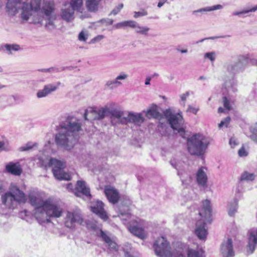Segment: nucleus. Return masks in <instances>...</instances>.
<instances>
[{
    "mask_svg": "<svg viewBox=\"0 0 257 257\" xmlns=\"http://www.w3.org/2000/svg\"><path fill=\"white\" fill-rule=\"evenodd\" d=\"M90 210L104 221H106L108 216L104 209V204L101 201H96L92 202L90 205Z\"/></svg>",
    "mask_w": 257,
    "mask_h": 257,
    "instance_id": "4468645a",
    "label": "nucleus"
},
{
    "mask_svg": "<svg viewBox=\"0 0 257 257\" xmlns=\"http://www.w3.org/2000/svg\"><path fill=\"white\" fill-rule=\"evenodd\" d=\"M147 14L148 13L146 10H142L140 12H135L134 14V17L135 18H137L141 16H146Z\"/></svg>",
    "mask_w": 257,
    "mask_h": 257,
    "instance_id": "58836bf2",
    "label": "nucleus"
},
{
    "mask_svg": "<svg viewBox=\"0 0 257 257\" xmlns=\"http://www.w3.org/2000/svg\"><path fill=\"white\" fill-rule=\"evenodd\" d=\"M104 192L109 202L116 204L118 202L120 199V194L118 190L114 187L106 186L104 187Z\"/></svg>",
    "mask_w": 257,
    "mask_h": 257,
    "instance_id": "2eb2a0df",
    "label": "nucleus"
},
{
    "mask_svg": "<svg viewBox=\"0 0 257 257\" xmlns=\"http://www.w3.org/2000/svg\"><path fill=\"white\" fill-rule=\"evenodd\" d=\"M211 211L210 202L209 200L206 199L202 202V212H200L199 214L202 218L207 220L210 218ZM195 233L200 239L205 240L206 238L208 232L204 220L197 221Z\"/></svg>",
    "mask_w": 257,
    "mask_h": 257,
    "instance_id": "0eeeda50",
    "label": "nucleus"
},
{
    "mask_svg": "<svg viewBox=\"0 0 257 257\" xmlns=\"http://www.w3.org/2000/svg\"><path fill=\"white\" fill-rule=\"evenodd\" d=\"M222 103L224 107L227 110L231 109V106L230 104V101L227 97L224 96L222 98Z\"/></svg>",
    "mask_w": 257,
    "mask_h": 257,
    "instance_id": "473e14b6",
    "label": "nucleus"
},
{
    "mask_svg": "<svg viewBox=\"0 0 257 257\" xmlns=\"http://www.w3.org/2000/svg\"><path fill=\"white\" fill-rule=\"evenodd\" d=\"M250 138L255 143H257V130H255L252 132Z\"/></svg>",
    "mask_w": 257,
    "mask_h": 257,
    "instance_id": "ea45409f",
    "label": "nucleus"
},
{
    "mask_svg": "<svg viewBox=\"0 0 257 257\" xmlns=\"http://www.w3.org/2000/svg\"><path fill=\"white\" fill-rule=\"evenodd\" d=\"M100 237H101L102 240L107 244L108 249L110 251H117L118 250V245L116 242L113 240L110 236H109L102 229L100 230Z\"/></svg>",
    "mask_w": 257,
    "mask_h": 257,
    "instance_id": "dca6fc26",
    "label": "nucleus"
},
{
    "mask_svg": "<svg viewBox=\"0 0 257 257\" xmlns=\"http://www.w3.org/2000/svg\"><path fill=\"white\" fill-rule=\"evenodd\" d=\"M126 77H127V75L124 74H123L122 75H120L116 77V80H115V81H114L113 82H108L107 83V85L108 86H110V85H111L112 84H117V83L118 84H120V83L119 82H118L117 80H120V79H125L126 78Z\"/></svg>",
    "mask_w": 257,
    "mask_h": 257,
    "instance_id": "c9c22d12",
    "label": "nucleus"
},
{
    "mask_svg": "<svg viewBox=\"0 0 257 257\" xmlns=\"http://www.w3.org/2000/svg\"><path fill=\"white\" fill-rule=\"evenodd\" d=\"M6 170L7 172L15 176H20L23 172V170L19 162L9 163L6 165Z\"/></svg>",
    "mask_w": 257,
    "mask_h": 257,
    "instance_id": "6ab92c4d",
    "label": "nucleus"
},
{
    "mask_svg": "<svg viewBox=\"0 0 257 257\" xmlns=\"http://www.w3.org/2000/svg\"><path fill=\"white\" fill-rule=\"evenodd\" d=\"M255 175L252 173L244 172L241 176L240 181H253L254 179Z\"/></svg>",
    "mask_w": 257,
    "mask_h": 257,
    "instance_id": "c756f323",
    "label": "nucleus"
},
{
    "mask_svg": "<svg viewBox=\"0 0 257 257\" xmlns=\"http://www.w3.org/2000/svg\"><path fill=\"white\" fill-rule=\"evenodd\" d=\"M43 18L41 17L38 21L34 20L35 23H41L43 21Z\"/></svg>",
    "mask_w": 257,
    "mask_h": 257,
    "instance_id": "603ef678",
    "label": "nucleus"
},
{
    "mask_svg": "<svg viewBox=\"0 0 257 257\" xmlns=\"http://www.w3.org/2000/svg\"><path fill=\"white\" fill-rule=\"evenodd\" d=\"M156 254L159 257H185L180 250L171 251L169 242L164 237H158L153 245ZM187 257H203L202 251L189 248L187 251Z\"/></svg>",
    "mask_w": 257,
    "mask_h": 257,
    "instance_id": "f03ea898",
    "label": "nucleus"
},
{
    "mask_svg": "<svg viewBox=\"0 0 257 257\" xmlns=\"http://www.w3.org/2000/svg\"><path fill=\"white\" fill-rule=\"evenodd\" d=\"M248 234V240L247 245V250L248 252L252 253L255 250L257 245V228L256 230H250Z\"/></svg>",
    "mask_w": 257,
    "mask_h": 257,
    "instance_id": "f3484780",
    "label": "nucleus"
},
{
    "mask_svg": "<svg viewBox=\"0 0 257 257\" xmlns=\"http://www.w3.org/2000/svg\"><path fill=\"white\" fill-rule=\"evenodd\" d=\"M144 121V118L141 114L129 113L126 117L123 118L122 120V123L132 122L140 125Z\"/></svg>",
    "mask_w": 257,
    "mask_h": 257,
    "instance_id": "aec40b11",
    "label": "nucleus"
},
{
    "mask_svg": "<svg viewBox=\"0 0 257 257\" xmlns=\"http://www.w3.org/2000/svg\"><path fill=\"white\" fill-rule=\"evenodd\" d=\"M29 202L35 206V215L37 218L40 217V214L45 213L49 217L59 218L61 216L63 209L51 199L43 200L39 196L34 195L29 196Z\"/></svg>",
    "mask_w": 257,
    "mask_h": 257,
    "instance_id": "f257e3e1",
    "label": "nucleus"
},
{
    "mask_svg": "<svg viewBox=\"0 0 257 257\" xmlns=\"http://www.w3.org/2000/svg\"><path fill=\"white\" fill-rule=\"evenodd\" d=\"M164 115L168 119L171 127L178 131L180 136L185 138L186 132L182 125L183 122V117L181 113L173 114L170 110L167 109L164 112Z\"/></svg>",
    "mask_w": 257,
    "mask_h": 257,
    "instance_id": "6e6552de",
    "label": "nucleus"
},
{
    "mask_svg": "<svg viewBox=\"0 0 257 257\" xmlns=\"http://www.w3.org/2000/svg\"><path fill=\"white\" fill-rule=\"evenodd\" d=\"M2 203L9 209H14L18 204L25 203L27 201L24 192L15 184H11L9 191L6 192L1 197Z\"/></svg>",
    "mask_w": 257,
    "mask_h": 257,
    "instance_id": "20e7f679",
    "label": "nucleus"
},
{
    "mask_svg": "<svg viewBox=\"0 0 257 257\" xmlns=\"http://www.w3.org/2000/svg\"><path fill=\"white\" fill-rule=\"evenodd\" d=\"M205 79V78L203 76H201L199 77L200 80H202V79Z\"/></svg>",
    "mask_w": 257,
    "mask_h": 257,
    "instance_id": "bf43d9fd",
    "label": "nucleus"
},
{
    "mask_svg": "<svg viewBox=\"0 0 257 257\" xmlns=\"http://www.w3.org/2000/svg\"><path fill=\"white\" fill-rule=\"evenodd\" d=\"M32 148H33L32 146H31V145H29L27 144L25 147H21L20 150L22 151H25L29 150L31 149Z\"/></svg>",
    "mask_w": 257,
    "mask_h": 257,
    "instance_id": "37998d69",
    "label": "nucleus"
},
{
    "mask_svg": "<svg viewBox=\"0 0 257 257\" xmlns=\"http://www.w3.org/2000/svg\"><path fill=\"white\" fill-rule=\"evenodd\" d=\"M76 223L79 224L83 223L81 214L78 211H68L64 220L65 226L67 228H73L75 227Z\"/></svg>",
    "mask_w": 257,
    "mask_h": 257,
    "instance_id": "9d476101",
    "label": "nucleus"
},
{
    "mask_svg": "<svg viewBox=\"0 0 257 257\" xmlns=\"http://www.w3.org/2000/svg\"><path fill=\"white\" fill-rule=\"evenodd\" d=\"M74 11L72 9L63 10L61 13V17L67 22H70L73 19Z\"/></svg>",
    "mask_w": 257,
    "mask_h": 257,
    "instance_id": "cd10ccee",
    "label": "nucleus"
},
{
    "mask_svg": "<svg viewBox=\"0 0 257 257\" xmlns=\"http://www.w3.org/2000/svg\"><path fill=\"white\" fill-rule=\"evenodd\" d=\"M4 189V186L2 182L0 181V192H2Z\"/></svg>",
    "mask_w": 257,
    "mask_h": 257,
    "instance_id": "5fc2aeb1",
    "label": "nucleus"
},
{
    "mask_svg": "<svg viewBox=\"0 0 257 257\" xmlns=\"http://www.w3.org/2000/svg\"><path fill=\"white\" fill-rule=\"evenodd\" d=\"M2 72V69L0 67V72Z\"/></svg>",
    "mask_w": 257,
    "mask_h": 257,
    "instance_id": "0e129e2a",
    "label": "nucleus"
},
{
    "mask_svg": "<svg viewBox=\"0 0 257 257\" xmlns=\"http://www.w3.org/2000/svg\"><path fill=\"white\" fill-rule=\"evenodd\" d=\"M75 190V194L77 196H78V193H80L87 197L91 196L90 189L86 186L84 181H78L76 183Z\"/></svg>",
    "mask_w": 257,
    "mask_h": 257,
    "instance_id": "4be33fe9",
    "label": "nucleus"
},
{
    "mask_svg": "<svg viewBox=\"0 0 257 257\" xmlns=\"http://www.w3.org/2000/svg\"><path fill=\"white\" fill-rule=\"evenodd\" d=\"M140 223L141 220L139 222L136 220H132L128 223L127 229L134 235L144 240L147 238V234L144 227H140L138 225Z\"/></svg>",
    "mask_w": 257,
    "mask_h": 257,
    "instance_id": "ddd939ff",
    "label": "nucleus"
},
{
    "mask_svg": "<svg viewBox=\"0 0 257 257\" xmlns=\"http://www.w3.org/2000/svg\"><path fill=\"white\" fill-rule=\"evenodd\" d=\"M164 3H162V2H159L158 4V7L159 8H160L163 5H164Z\"/></svg>",
    "mask_w": 257,
    "mask_h": 257,
    "instance_id": "6e6d98bb",
    "label": "nucleus"
},
{
    "mask_svg": "<svg viewBox=\"0 0 257 257\" xmlns=\"http://www.w3.org/2000/svg\"><path fill=\"white\" fill-rule=\"evenodd\" d=\"M28 0H8L7 4V11L10 14L17 13L19 9H22L21 18L23 20L27 21L32 15L31 11L37 12L40 10L41 0H31L28 4Z\"/></svg>",
    "mask_w": 257,
    "mask_h": 257,
    "instance_id": "7ed1b4c3",
    "label": "nucleus"
},
{
    "mask_svg": "<svg viewBox=\"0 0 257 257\" xmlns=\"http://www.w3.org/2000/svg\"><path fill=\"white\" fill-rule=\"evenodd\" d=\"M205 56L212 61H214L215 59L214 53H207L205 54Z\"/></svg>",
    "mask_w": 257,
    "mask_h": 257,
    "instance_id": "79ce46f5",
    "label": "nucleus"
},
{
    "mask_svg": "<svg viewBox=\"0 0 257 257\" xmlns=\"http://www.w3.org/2000/svg\"><path fill=\"white\" fill-rule=\"evenodd\" d=\"M188 95H189V93L188 92H187L186 94H183L181 96V99L183 101H185L186 99V97L188 96Z\"/></svg>",
    "mask_w": 257,
    "mask_h": 257,
    "instance_id": "de8ad7c7",
    "label": "nucleus"
},
{
    "mask_svg": "<svg viewBox=\"0 0 257 257\" xmlns=\"http://www.w3.org/2000/svg\"><path fill=\"white\" fill-rule=\"evenodd\" d=\"M103 38V36L102 35H98V36H96V37H95L93 39V40L94 41H95V42H97V41H100Z\"/></svg>",
    "mask_w": 257,
    "mask_h": 257,
    "instance_id": "49530a36",
    "label": "nucleus"
},
{
    "mask_svg": "<svg viewBox=\"0 0 257 257\" xmlns=\"http://www.w3.org/2000/svg\"><path fill=\"white\" fill-rule=\"evenodd\" d=\"M254 65L257 66V60L254 62Z\"/></svg>",
    "mask_w": 257,
    "mask_h": 257,
    "instance_id": "680f3d73",
    "label": "nucleus"
},
{
    "mask_svg": "<svg viewBox=\"0 0 257 257\" xmlns=\"http://www.w3.org/2000/svg\"><path fill=\"white\" fill-rule=\"evenodd\" d=\"M57 86L52 85L48 84L44 86L43 90H40L37 92V97L39 98L47 96L51 92L56 90Z\"/></svg>",
    "mask_w": 257,
    "mask_h": 257,
    "instance_id": "b1692460",
    "label": "nucleus"
},
{
    "mask_svg": "<svg viewBox=\"0 0 257 257\" xmlns=\"http://www.w3.org/2000/svg\"><path fill=\"white\" fill-rule=\"evenodd\" d=\"M218 112L220 113H223L224 112V109L221 107H219L218 109Z\"/></svg>",
    "mask_w": 257,
    "mask_h": 257,
    "instance_id": "3c124183",
    "label": "nucleus"
},
{
    "mask_svg": "<svg viewBox=\"0 0 257 257\" xmlns=\"http://www.w3.org/2000/svg\"><path fill=\"white\" fill-rule=\"evenodd\" d=\"M222 8V6L221 5H216V6H214L213 7V8L211 9L212 10H217V9H219L220 8Z\"/></svg>",
    "mask_w": 257,
    "mask_h": 257,
    "instance_id": "8fccbe9b",
    "label": "nucleus"
},
{
    "mask_svg": "<svg viewBox=\"0 0 257 257\" xmlns=\"http://www.w3.org/2000/svg\"><path fill=\"white\" fill-rule=\"evenodd\" d=\"M4 145V144L3 142H0V149L3 147Z\"/></svg>",
    "mask_w": 257,
    "mask_h": 257,
    "instance_id": "4d7b16f0",
    "label": "nucleus"
},
{
    "mask_svg": "<svg viewBox=\"0 0 257 257\" xmlns=\"http://www.w3.org/2000/svg\"><path fill=\"white\" fill-rule=\"evenodd\" d=\"M182 183H183V184H184V181H182Z\"/></svg>",
    "mask_w": 257,
    "mask_h": 257,
    "instance_id": "338daca9",
    "label": "nucleus"
},
{
    "mask_svg": "<svg viewBox=\"0 0 257 257\" xmlns=\"http://www.w3.org/2000/svg\"><path fill=\"white\" fill-rule=\"evenodd\" d=\"M123 7V5L122 4H119L111 11V14L113 15H116L122 9Z\"/></svg>",
    "mask_w": 257,
    "mask_h": 257,
    "instance_id": "4c0bfd02",
    "label": "nucleus"
},
{
    "mask_svg": "<svg viewBox=\"0 0 257 257\" xmlns=\"http://www.w3.org/2000/svg\"><path fill=\"white\" fill-rule=\"evenodd\" d=\"M222 255L225 257H233L234 253L233 250L232 241L228 238L226 241H223L220 248Z\"/></svg>",
    "mask_w": 257,
    "mask_h": 257,
    "instance_id": "a211bd4d",
    "label": "nucleus"
},
{
    "mask_svg": "<svg viewBox=\"0 0 257 257\" xmlns=\"http://www.w3.org/2000/svg\"><path fill=\"white\" fill-rule=\"evenodd\" d=\"M70 4L73 11H80L83 6V0H71Z\"/></svg>",
    "mask_w": 257,
    "mask_h": 257,
    "instance_id": "c85d7f7f",
    "label": "nucleus"
},
{
    "mask_svg": "<svg viewBox=\"0 0 257 257\" xmlns=\"http://www.w3.org/2000/svg\"><path fill=\"white\" fill-rule=\"evenodd\" d=\"M113 22V21L112 20H111L110 21V24H112Z\"/></svg>",
    "mask_w": 257,
    "mask_h": 257,
    "instance_id": "052dcab7",
    "label": "nucleus"
},
{
    "mask_svg": "<svg viewBox=\"0 0 257 257\" xmlns=\"http://www.w3.org/2000/svg\"><path fill=\"white\" fill-rule=\"evenodd\" d=\"M229 144H230V146H231V147H234L237 144L235 140L233 138H231L230 139Z\"/></svg>",
    "mask_w": 257,
    "mask_h": 257,
    "instance_id": "c03bdc74",
    "label": "nucleus"
},
{
    "mask_svg": "<svg viewBox=\"0 0 257 257\" xmlns=\"http://www.w3.org/2000/svg\"><path fill=\"white\" fill-rule=\"evenodd\" d=\"M231 120V118L230 116H227L221 121L220 123L218 124V127L219 128L222 127L223 126H225L226 127H227L230 123Z\"/></svg>",
    "mask_w": 257,
    "mask_h": 257,
    "instance_id": "7c9ffc66",
    "label": "nucleus"
},
{
    "mask_svg": "<svg viewBox=\"0 0 257 257\" xmlns=\"http://www.w3.org/2000/svg\"><path fill=\"white\" fill-rule=\"evenodd\" d=\"M108 111L106 112V114H108L110 115L111 117H114L118 119H119L120 122L122 123V120H123L124 117H125L124 116V113L123 111H121L117 109H113L110 110L108 108H107Z\"/></svg>",
    "mask_w": 257,
    "mask_h": 257,
    "instance_id": "393cba45",
    "label": "nucleus"
},
{
    "mask_svg": "<svg viewBox=\"0 0 257 257\" xmlns=\"http://www.w3.org/2000/svg\"><path fill=\"white\" fill-rule=\"evenodd\" d=\"M4 87H5V85H2V84L0 83V89H3V88H4Z\"/></svg>",
    "mask_w": 257,
    "mask_h": 257,
    "instance_id": "13d9d810",
    "label": "nucleus"
},
{
    "mask_svg": "<svg viewBox=\"0 0 257 257\" xmlns=\"http://www.w3.org/2000/svg\"><path fill=\"white\" fill-rule=\"evenodd\" d=\"M127 27L135 28L137 27V22L134 21H125L118 23L114 25L116 29L124 28Z\"/></svg>",
    "mask_w": 257,
    "mask_h": 257,
    "instance_id": "bb28decb",
    "label": "nucleus"
},
{
    "mask_svg": "<svg viewBox=\"0 0 257 257\" xmlns=\"http://www.w3.org/2000/svg\"><path fill=\"white\" fill-rule=\"evenodd\" d=\"M256 10H257V5L254 6V7H253V8L250 9V10H247L246 12H254Z\"/></svg>",
    "mask_w": 257,
    "mask_h": 257,
    "instance_id": "09e8293b",
    "label": "nucleus"
},
{
    "mask_svg": "<svg viewBox=\"0 0 257 257\" xmlns=\"http://www.w3.org/2000/svg\"><path fill=\"white\" fill-rule=\"evenodd\" d=\"M190 178V180H192V178L191 177H189Z\"/></svg>",
    "mask_w": 257,
    "mask_h": 257,
    "instance_id": "e2e57ef3",
    "label": "nucleus"
},
{
    "mask_svg": "<svg viewBox=\"0 0 257 257\" xmlns=\"http://www.w3.org/2000/svg\"><path fill=\"white\" fill-rule=\"evenodd\" d=\"M5 47L7 51L10 52V53H12V51H18L20 49V46L16 44L9 45L7 44Z\"/></svg>",
    "mask_w": 257,
    "mask_h": 257,
    "instance_id": "2f4dec72",
    "label": "nucleus"
},
{
    "mask_svg": "<svg viewBox=\"0 0 257 257\" xmlns=\"http://www.w3.org/2000/svg\"><path fill=\"white\" fill-rule=\"evenodd\" d=\"M101 0H86V6L90 12H95L98 9L99 3Z\"/></svg>",
    "mask_w": 257,
    "mask_h": 257,
    "instance_id": "a878e982",
    "label": "nucleus"
},
{
    "mask_svg": "<svg viewBox=\"0 0 257 257\" xmlns=\"http://www.w3.org/2000/svg\"><path fill=\"white\" fill-rule=\"evenodd\" d=\"M209 144V141L199 134H194L187 139V149L191 155H203Z\"/></svg>",
    "mask_w": 257,
    "mask_h": 257,
    "instance_id": "423d86ee",
    "label": "nucleus"
},
{
    "mask_svg": "<svg viewBox=\"0 0 257 257\" xmlns=\"http://www.w3.org/2000/svg\"><path fill=\"white\" fill-rule=\"evenodd\" d=\"M136 28H138V30H136V32L138 33H140L141 34H147L149 30V28L147 27H143L140 26H138L137 24V27Z\"/></svg>",
    "mask_w": 257,
    "mask_h": 257,
    "instance_id": "72a5a7b5",
    "label": "nucleus"
},
{
    "mask_svg": "<svg viewBox=\"0 0 257 257\" xmlns=\"http://www.w3.org/2000/svg\"><path fill=\"white\" fill-rule=\"evenodd\" d=\"M204 168L202 167L200 168L197 172L196 178L197 184L199 186L202 187H206L207 176L204 171Z\"/></svg>",
    "mask_w": 257,
    "mask_h": 257,
    "instance_id": "412c9836",
    "label": "nucleus"
},
{
    "mask_svg": "<svg viewBox=\"0 0 257 257\" xmlns=\"http://www.w3.org/2000/svg\"><path fill=\"white\" fill-rule=\"evenodd\" d=\"M146 116L148 118H160L162 117V114L159 112L158 106L153 104L146 112Z\"/></svg>",
    "mask_w": 257,
    "mask_h": 257,
    "instance_id": "5701e85b",
    "label": "nucleus"
},
{
    "mask_svg": "<svg viewBox=\"0 0 257 257\" xmlns=\"http://www.w3.org/2000/svg\"><path fill=\"white\" fill-rule=\"evenodd\" d=\"M108 111L107 107L101 108L96 109L95 108L90 107L85 110L84 114L85 119L88 120H93L96 119H102L106 114Z\"/></svg>",
    "mask_w": 257,
    "mask_h": 257,
    "instance_id": "9b49d317",
    "label": "nucleus"
},
{
    "mask_svg": "<svg viewBox=\"0 0 257 257\" xmlns=\"http://www.w3.org/2000/svg\"><path fill=\"white\" fill-rule=\"evenodd\" d=\"M238 154L239 157H246L248 155V152L244 146H242L238 150Z\"/></svg>",
    "mask_w": 257,
    "mask_h": 257,
    "instance_id": "f704fd0d",
    "label": "nucleus"
},
{
    "mask_svg": "<svg viewBox=\"0 0 257 257\" xmlns=\"http://www.w3.org/2000/svg\"><path fill=\"white\" fill-rule=\"evenodd\" d=\"M78 39L81 41H86L87 37L85 36L83 31L81 32L78 36Z\"/></svg>",
    "mask_w": 257,
    "mask_h": 257,
    "instance_id": "a19ab883",
    "label": "nucleus"
},
{
    "mask_svg": "<svg viewBox=\"0 0 257 257\" xmlns=\"http://www.w3.org/2000/svg\"><path fill=\"white\" fill-rule=\"evenodd\" d=\"M150 80H151V78H150V77L147 78V79L146 80V82H145V84L146 85L149 84Z\"/></svg>",
    "mask_w": 257,
    "mask_h": 257,
    "instance_id": "864d4df0",
    "label": "nucleus"
},
{
    "mask_svg": "<svg viewBox=\"0 0 257 257\" xmlns=\"http://www.w3.org/2000/svg\"><path fill=\"white\" fill-rule=\"evenodd\" d=\"M50 166H53V173L55 177L58 180H70V175L63 171L64 164L61 161L54 158H51L49 162Z\"/></svg>",
    "mask_w": 257,
    "mask_h": 257,
    "instance_id": "1a4fd4ad",
    "label": "nucleus"
},
{
    "mask_svg": "<svg viewBox=\"0 0 257 257\" xmlns=\"http://www.w3.org/2000/svg\"><path fill=\"white\" fill-rule=\"evenodd\" d=\"M186 52V51H182V52Z\"/></svg>",
    "mask_w": 257,
    "mask_h": 257,
    "instance_id": "69168bd1",
    "label": "nucleus"
},
{
    "mask_svg": "<svg viewBox=\"0 0 257 257\" xmlns=\"http://www.w3.org/2000/svg\"><path fill=\"white\" fill-rule=\"evenodd\" d=\"M188 110L190 112H191L196 114L197 113L198 111V109L194 108V107H189L188 108Z\"/></svg>",
    "mask_w": 257,
    "mask_h": 257,
    "instance_id": "a18cd8bd",
    "label": "nucleus"
},
{
    "mask_svg": "<svg viewBox=\"0 0 257 257\" xmlns=\"http://www.w3.org/2000/svg\"><path fill=\"white\" fill-rule=\"evenodd\" d=\"M64 130L63 133H59L55 137V142L58 145L62 146L66 149L68 148V139L67 137L70 133L77 132L81 130V124L78 120L73 118H68L65 122L60 125Z\"/></svg>",
    "mask_w": 257,
    "mask_h": 257,
    "instance_id": "39448f33",
    "label": "nucleus"
},
{
    "mask_svg": "<svg viewBox=\"0 0 257 257\" xmlns=\"http://www.w3.org/2000/svg\"><path fill=\"white\" fill-rule=\"evenodd\" d=\"M237 203L236 202L233 207H230L228 210V214L229 216H232L234 215L235 212L237 211Z\"/></svg>",
    "mask_w": 257,
    "mask_h": 257,
    "instance_id": "e433bc0d",
    "label": "nucleus"
},
{
    "mask_svg": "<svg viewBox=\"0 0 257 257\" xmlns=\"http://www.w3.org/2000/svg\"><path fill=\"white\" fill-rule=\"evenodd\" d=\"M42 12L47 17L48 22L46 24V27L49 25H53V21L56 19V16L53 15L54 11V3L53 1L48 2L44 0V4L42 9Z\"/></svg>",
    "mask_w": 257,
    "mask_h": 257,
    "instance_id": "f8f14e48",
    "label": "nucleus"
}]
</instances>
